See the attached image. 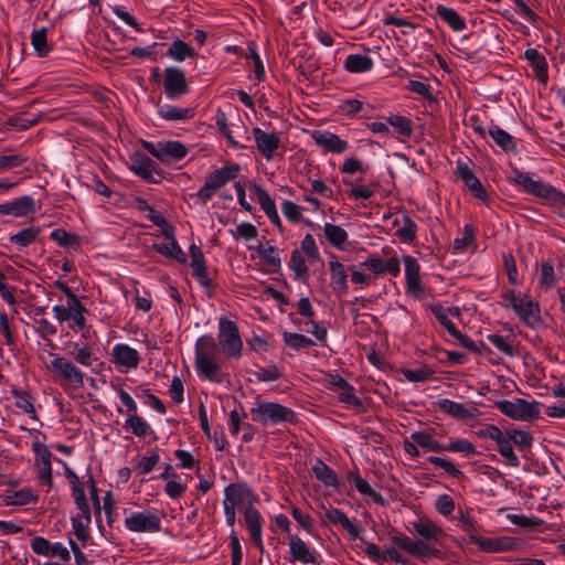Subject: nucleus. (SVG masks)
Here are the masks:
<instances>
[{
  "label": "nucleus",
  "mask_w": 565,
  "mask_h": 565,
  "mask_svg": "<svg viewBox=\"0 0 565 565\" xmlns=\"http://www.w3.org/2000/svg\"><path fill=\"white\" fill-rule=\"evenodd\" d=\"M258 495L254 489L245 482H233L224 488L223 504L230 508L244 507V522L255 547L263 553L265 551L263 532L265 520L254 507Z\"/></svg>",
  "instance_id": "f257e3e1"
},
{
  "label": "nucleus",
  "mask_w": 565,
  "mask_h": 565,
  "mask_svg": "<svg viewBox=\"0 0 565 565\" xmlns=\"http://www.w3.org/2000/svg\"><path fill=\"white\" fill-rule=\"evenodd\" d=\"M253 422L263 426L280 425L296 422L295 412L279 403L268 401H256L249 411Z\"/></svg>",
  "instance_id": "20e7f679"
},
{
  "label": "nucleus",
  "mask_w": 565,
  "mask_h": 565,
  "mask_svg": "<svg viewBox=\"0 0 565 565\" xmlns=\"http://www.w3.org/2000/svg\"><path fill=\"white\" fill-rule=\"evenodd\" d=\"M403 263L405 266L406 292L417 300L424 299L426 292L422 284L420 264L411 255H404Z\"/></svg>",
  "instance_id": "f8f14e48"
},
{
  "label": "nucleus",
  "mask_w": 565,
  "mask_h": 565,
  "mask_svg": "<svg viewBox=\"0 0 565 565\" xmlns=\"http://www.w3.org/2000/svg\"><path fill=\"white\" fill-rule=\"evenodd\" d=\"M473 544L484 553H504L515 551L519 542L512 536L473 537Z\"/></svg>",
  "instance_id": "a211bd4d"
},
{
  "label": "nucleus",
  "mask_w": 565,
  "mask_h": 565,
  "mask_svg": "<svg viewBox=\"0 0 565 565\" xmlns=\"http://www.w3.org/2000/svg\"><path fill=\"white\" fill-rule=\"evenodd\" d=\"M489 135L502 150L510 152L516 149L513 137L502 128L494 126L489 129Z\"/></svg>",
  "instance_id": "49530a36"
},
{
  "label": "nucleus",
  "mask_w": 565,
  "mask_h": 565,
  "mask_svg": "<svg viewBox=\"0 0 565 565\" xmlns=\"http://www.w3.org/2000/svg\"><path fill=\"white\" fill-rule=\"evenodd\" d=\"M376 186V184L354 185L348 191V195L356 201H366L374 195Z\"/></svg>",
  "instance_id": "338daca9"
},
{
  "label": "nucleus",
  "mask_w": 565,
  "mask_h": 565,
  "mask_svg": "<svg viewBox=\"0 0 565 565\" xmlns=\"http://www.w3.org/2000/svg\"><path fill=\"white\" fill-rule=\"evenodd\" d=\"M456 175L465 183V185L471 191L475 198L486 201L488 198L487 191L475 175L472 170L466 162L458 161L456 167Z\"/></svg>",
  "instance_id": "4be33fe9"
},
{
  "label": "nucleus",
  "mask_w": 565,
  "mask_h": 565,
  "mask_svg": "<svg viewBox=\"0 0 565 565\" xmlns=\"http://www.w3.org/2000/svg\"><path fill=\"white\" fill-rule=\"evenodd\" d=\"M428 461L436 467L441 468L446 473L452 478L463 477V472L448 458L430 456Z\"/></svg>",
  "instance_id": "4d7b16f0"
},
{
  "label": "nucleus",
  "mask_w": 565,
  "mask_h": 565,
  "mask_svg": "<svg viewBox=\"0 0 565 565\" xmlns=\"http://www.w3.org/2000/svg\"><path fill=\"white\" fill-rule=\"evenodd\" d=\"M166 241L160 244H154L153 248L161 255L173 258L178 260L181 264H184L186 262V255L182 250V248L179 246L174 233L171 234V236H164Z\"/></svg>",
  "instance_id": "c756f323"
},
{
  "label": "nucleus",
  "mask_w": 565,
  "mask_h": 565,
  "mask_svg": "<svg viewBox=\"0 0 565 565\" xmlns=\"http://www.w3.org/2000/svg\"><path fill=\"white\" fill-rule=\"evenodd\" d=\"M92 523V511H79L72 518L73 532L79 541H86L88 537V527Z\"/></svg>",
  "instance_id": "ea45409f"
},
{
  "label": "nucleus",
  "mask_w": 565,
  "mask_h": 565,
  "mask_svg": "<svg viewBox=\"0 0 565 565\" xmlns=\"http://www.w3.org/2000/svg\"><path fill=\"white\" fill-rule=\"evenodd\" d=\"M128 167L142 180L147 182H154V162L150 158L141 153H134L129 157Z\"/></svg>",
  "instance_id": "bb28decb"
},
{
  "label": "nucleus",
  "mask_w": 565,
  "mask_h": 565,
  "mask_svg": "<svg viewBox=\"0 0 565 565\" xmlns=\"http://www.w3.org/2000/svg\"><path fill=\"white\" fill-rule=\"evenodd\" d=\"M312 471L315 477L322 482L326 487L333 489L340 488V480L337 472L324 463L321 459H316Z\"/></svg>",
  "instance_id": "7c9ffc66"
},
{
  "label": "nucleus",
  "mask_w": 565,
  "mask_h": 565,
  "mask_svg": "<svg viewBox=\"0 0 565 565\" xmlns=\"http://www.w3.org/2000/svg\"><path fill=\"white\" fill-rule=\"evenodd\" d=\"M74 348L76 351V353L73 354L74 360L83 366H90L94 361L92 348L84 343H75Z\"/></svg>",
  "instance_id": "0e129e2a"
},
{
  "label": "nucleus",
  "mask_w": 565,
  "mask_h": 565,
  "mask_svg": "<svg viewBox=\"0 0 565 565\" xmlns=\"http://www.w3.org/2000/svg\"><path fill=\"white\" fill-rule=\"evenodd\" d=\"M46 32V28H41L33 30L31 33V44L40 57L46 56L52 50L51 44L47 42Z\"/></svg>",
  "instance_id": "a18cd8bd"
},
{
  "label": "nucleus",
  "mask_w": 565,
  "mask_h": 565,
  "mask_svg": "<svg viewBox=\"0 0 565 565\" xmlns=\"http://www.w3.org/2000/svg\"><path fill=\"white\" fill-rule=\"evenodd\" d=\"M433 313L435 315L436 319L443 324L448 333L452 337L454 334H457L458 329L456 328L455 323L449 319V313L452 312V309H446L440 305H434L430 307Z\"/></svg>",
  "instance_id": "603ef678"
},
{
  "label": "nucleus",
  "mask_w": 565,
  "mask_h": 565,
  "mask_svg": "<svg viewBox=\"0 0 565 565\" xmlns=\"http://www.w3.org/2000/svg\"><path fill=\"white\" fill-rule=\"evenodd\" d=\"M125 527L136 533H156L161 529V519L152 511L131 512L124 520Z\"/></svg>",
  "instance_id": "9d476101"
},
{
  "label": "nucleus",
  "mask_w": 565,
  "mask_h": 565,
  "mask_svg": "<svg viewBox=\"0 0 565 565\" xmlns=\"http://www.w3.org/2000/svg\"><path fill=\"white\" fill-rule=\"evenodd\" d=\"M51 238L62 247L79 249L81 237L76 234H71L64 228H55L51 232Z\"/></svg>",
  "instance_id": "c03bdc74"
},
{
  "label": "nucleus",
  "mask_w": 565,
  "mask_h": 565,
  "mask_svg": "<svg viewBox=\"0 0 565 565\" xmlns=\"http://www.w3.org/2000/svg\"><path fill=\"white\" fill-rule=\"evenodd\" d=\"M195 54L196 53L193 47L179 39L174 40L167 51V56L177 62H182L186 58H193Z\"/></svg>",
  "instance_id": "a19ab883"
},
{
  "label": "nucleus",
  "mask_w": 565,
  "mask_h": 565,
  "mask_svg": "<svg viewBox=\"0 0 565 565\" xmlns=\"http://www.w3.org/2000/svg\"><path fill=\"white\" fill-rule=\"evenodd\" d=\"M436 12L438 18L448 24L452 31L461 32L467 28L465 18L455 9L439 4L436 8Z\"/></svg>",
  "instance_id": "473e14b6"
},
{
  "label": "nucleus",
  "mask_w": 565,
  "mask_h": 565,
  "mask_svg": "<svg viewBox=\"0 0 565 565\" xmlns=\"http://www.w3.org/2000/svg\"><path fill=\"white\" fill-rule=\"evenodd\" d=\"M411 439L422 448L429 451H444V445L435 439L434 435L427 430L415 431L411 435Z\"/></svg>",
  "instance_id": "58836bf2"
},
{
  "label": "nucleus",
  "mask_w": 565,
  "mask_h": 565,
  "mask_svg": "<svg viewBox=\"0 0 565 565\" xmlns=\"http://www.w3.org/2000/svg\"><path fill=\"white\" fill-rule=\"evenodd\" d=\"M32 551L40 556L56 557L62 562L71 561L70 550L61 542L51 543L42 536H35L31 541Z\"/></svg>",
  "instance_id": "f3484780"
},
{
  "label": "nucleus",
  "mask_w": 565,
  "mask_h": 565,
  "mask_svg": "<svg viewBox=\"0 0 565 565\" xmlns=\"http://www.w3.org/2000/svg\"><path fill=\"white\" fill-rule=\"evenodd\" d=\"M158 160L163 163H171L183 159L188 154V148L180 141L160 142V152Z\"/></svg>",
  "instance_id": "cd10ccee"
},
{
  "label": "nucleus",
  "mask_w": 565,
  "mask_h": 565,
  "mask_svg": "<svg viewBox=\"0 0 565 565\" xmlns=\"http://www.w3.org/2000/svg\"><path fill=\"white\" fill-rule=\"evenodd\" d=\"M373 66L374 61L367 54H349L343 62L344 70L351 74L367 73Z\"/></svg>",
  "instance_id": "c85d7f7f"
},
{
  "label": "nucleus",
  "mask_w": 565,
  "mask_h": 565,
  "mask_svg": "<svg viewBox=\"0 0 565 565\" xmlns=\"http://www.w3.org/2000/svg\"><path fill=\"white\" fill-rule=\"evenodd\" d=\"M402 225L396 231V236L403 242V243H412L416 238L417 234V224L411 218L408 213H404L402 215ZM394 225L399 224V220L396 218L393 222Z\"/></svg>",
  "instance_id": "e433bc0d"
},
{
  "label": "nucleus",
  "mask_w": 565,
  "mask_h": 565,
  "mask_svg": "<svg viewBox=\"0 0 565 565\" xmlns=\"http://www.w3.org/2000/svg\"><path fill=\"white\" fill-rule=\"evenodd\" d=\"M51 370L58 376L64 390H79L84 386V373L75 363L58 354H52Z\"/></svg>",
  "instance_id": "6e6552de"
},
{
  "label": "nucleus",
  "mask_w": 565,
  "mask_h": 565,
  "mask_svg": "<svg viewBox=\"0 0 565 565\" xmlns=\"http://www.w3.org/2000/svg\"><path fill=\"white\" fill-rule=\"evenodd\" d=\"M444 451L459 452L466 456H473L477 454L476 447L471 441L465 438H457L444 445Z\"/></svg>",
  "instance_id": "3c124183"
},
{
  "label": "nucleus",
  "mask_w": 565,
  "mask_h": 565,
  "mask_svg": "<svg viewBox=\"0 0 565 565\" xmlns=\"http://www.w3.org/2000/svg\"><path fill=\"white\" fill-rule=\"evenodd\" d=\"M255 250L258 253L259 257L263 258L267 264L278 267L280 266V257L277 248L273 245L262 244L259 243Z\"/></svg>",
  "instance_id": "5fc2aeb1"
},
{
  "label": "nucleus",
  "mask_w": 565,
  "mask_h": 565,
  "mask_svg": "<svg viewBox=\"0 0 565 565\" xmlns=\"http://www.w3.org/2000/svg\"><path fill=\"white\" fill-rule=\"evenodd\" d=\"M186 491V484L183 483L177 473H172V479L164 486V492L170 499H178Z\"/></svg>",
  "instance_id": "bf43d9fd"
},
{
  "label": "nucleus",
  "mask_w": 565,
  "mask_h": 565,
  "mask_svg": "<svg viewBox=\"0 0 565 565\" xmlns=\"http://www.w3.org/2000/svg\"><path fill=\"white\" fill-rule=\"evenodd\" d=\"M110 361L120 373H127L138 367L140 354L126 343H117L111 350Z\"/></svg>",
  "instance_id": "4468645a"
},
{
  "label": "nucleus",
  "mask_w": 565,
  "mask_h": 565,
  "mask_svg": "<svg viewBox=\"0 0 565 565\" xmlns=\"http://www.w3.org/2000/svg\"><path fill=\"white\" fill-rule=\"evenodd\" d=\"M160 461V455L157 450L147 452L136 465L135 469L139 475L150 473Z\"/></svg>",
  "instance_id": "864d4df0"
},
{
  "label": "nucleus",
  "mask_w": 565,
  "mask_h": 565,
  "mask_svg": "<svg viewBox=\"0 0 565 565\" xmlns=\"http://www.w3.org/2000/svg\"><path fill=\"white\" fill-rule=\"evenodd\" d=\"M477 436L495 441L498 452L507 460L508 465L511 467L520 465V459L514 452L513 446L508 444L505 439V431H502L498 426L487 425L477 431Z\"/></svg>",
  "instance_id": "1a4fd4ad"
},
{
  "label": "nucleus",
  "mask_w": 565,
  "mask_h": 565,
  "mask_svg": "<svg viewBox=\"0 0 565 565\" xmlns=\"http://www.w3.org/2000/svg\"><path fill=\"white\" fill-rule=\"evenodd\" d=\"M241 171L238 163H231L212 171L205 179L204 185L191 198L201 204H206L212 196L228 182L235 180Z\"/></svg>",
  "instance_id": "423d86ee"
},
{
  "label": "nucleus",
  "mask_w": 565,
  "mask_h": 565,
  "mask_svg": "<svg viewBox=\"0 0 565 565\" xmlns=\"http://www.w3.org/2000/svg\"><path fill=\"white\" fill-rule=\"evenodd\" d=\"M323 234L331 246L339 250L345 249L349 234L343 227L333 223H324Z\"/></svg>",
  "instance_id": "72a5a7b5"
},
{
  "label": "nucleus",
  "mask_w": 565,
  "mask_h": 565,
  "mask_svg": "<svg viewBox=\"0 0 565 565\" xmlns=\"http://www.w3.org/2000/svg\"><path fill=\"white\" fill-rule=\"evenodd\" d=\"M189 252L191 257V268L193 276L196 278L201 286L206 288L210 287L211 279L209 278L204 255L201 248L195 244H192L189 248Z\"/></svg>",
  "instance_id": "a878e982"
},
{
  "label": "nucleus",
  "mask_w": 565,
  "mask_h": 565,
  "mask_svg": "<svg viewBox=\"0 0 565 565\" xmlns=\"http://www.w3.org/2000/svg\"><path fill=\"white\" fill-rule=\"evenodd\" d=\"M39 500V497L34 493L31 488H24L17 491H9L3 497L4 505L7 507H22L28 504H34Z\"/></svg>",
  "instance_id": "2f4dec72"
},
{
  "label": "nucleus",
  "mask_w": 565,
  "mask_h": 565,
  "mask_svg": "<svg viewBox=\"0 0 565 565\" xmlns=\"http://www.w3.org/2000/svg\"><path fill=\"white\" fill-rule=\"evenodd\" d=\"M436 408L457 419H468L473 416V414L462 403L448 398L437 401Z\"/></svg>",
  "instance_id": "f704fd0d"
},
{
  "label": "nucleus",
  "mask_w": 565,
  "mask_h": 565,
  "mask_svg": "<svg viewBox=\"0 0 565 565\" xmlns=\"http://www.w3.org/2000/svg\"><path fill=\"white\" fill-rule=\"evenodd\" d=\"M497 407L503 415L515 420L527 422L535 419L539 415L536 405L522 398L501 401Z\"/></svg>",
  "instance_id": "9b49d317"
},
{
  "label": "nucleus",
  "mask_w": 565,
  "mask_h": 565,
  "mask_svg": "<svg viewBox=\"0 0 565 565\" xmlns=\"http://www.w3.org/2000/svg\"><path fill=\"white\" fill-rule=\"evenodd\" d=\"M253 136L259 152L267 159L271 160L275 151L280 146V136L278 132H266L260 128L253 129Z\"/></svg>",
  "instance_id": "5701e85b"
},
{
  "label": "nucleus",
  "mask_w": 565,
  "mask_h": 565,
  "mask_svg": "<svg viewBox=\"0 0 565 565\" xmlns=\"http://www.w3.org/2000/svg\"><path fill=\"white\" fill-rule=\"evenodd\" d=\"M503 306L511 308L518 318L529 327H535L541 320L539 303L526 294H516L507 289L502 294Z\"/></svg>",
  "instance_id": "39448f33"
},
{
  "label": "nucleus",
  "mask_w": 565,
  "mask_h": 565,
  "mask_svg": "<svg viewBox=\"0 0 565 565\" xmlns=\"http://www.w3.org/2000/svg\"><path fill=\"white\" fill-rule=\"evenodd\" d=\"M158 114L166 120H186L194 116V110L192 108L163 105L159 108Z\"/></svg>",
  "instance_id": "79ce46f5"
},
{
  "label": "nucleus",
  "mask_w": 565,
  "mask_h": 565,
  "mask_svg": "<svg viewBox=\"0 0 565 565\" xmlns=\"http://www.w3.org/2000/svg\"><path fill=\"white\" fill-rule=\"evenodd\" d=\"M475 242V230L471 224H466L461 237L454 239L452 247L456 252H463Z\"/></svg>",
  "instance_id": "052dcab7"
},
{
  "label": "nucleus",
  "mask_w": 565,
  "mask_h": 565,
  "mask_svg": "<svg viewBox=\"0 0 565 565\" xmlns=\"http://www.w3.org/2000/svg\"><path fill=\"white\" fill-rule=\"evenodd\" d=\"M39 235V228L26 227L10 236V242L19 247H26L32 244Z\"/></svg>",
  "instance_id": "6e6d98bb"
},
{
  "label": "nucleus",
  "mask_w": 565,
  "mask_h": 565,
  "mask_svg": "<svg viewBox=\"0 0 565 565\" xmlns=\"http://www.w3.org/2000/svg\"><path fill=\"white\" fill-rule=\"evenodd\" d=\"M386 120L401 136L409 138L413 135V124L409 118L401 115H390Z\"/></svg>",
  "instance_id": "8fccbe9b"
},
{
  "label": "nucleus",
  "mask_w": 565,
  "mask_h": 565,
  "mask_svg": "<svg viewBox=\"0 0 565 565\" xmlns=\"http://www.w3.org/2000/svg\"><path fill=\"white\" fill-rule=\"evenodd\" d=\"M349 480L353 482L355 489L360 493L370 495L375 502L383 503L382 495L379 492L374 491L370 483L365 479H363L359 473H350Z\"/></svg>",
  "instance_id": "09e8293b"
},
{
  "label": "nucleus",
  "mask_w": 565,
  "mask_h": 565,
  "mask_svg": "<svg viewBox=\"0 0 565 565\" xmlns=\"http://www.w3.org/2000/svg\"><path fill=\"white\" fill-rule=\"evenodd\" d=\"M64 466V475L68 480L72 497L74 499V503L79 511H90V507L85 493V484L81 481L79 477L65 463Z\"/></svg>",
  "instance_id": "412c9836"
},
{
  "label": "nucleus",
  "mask_w": 565,
  "mask_h": 565,
  "mask_svg": "<svg viewBox=\"0 0 565 565\" xmlns=\"http://www.w3.org/2000/svg\"><path fill=\"white\" fill-rule=\"evenodd\" d=\"M311 138L316 145L332 153H343L348 149V142L345 140L328 130H313Z\"/></svg>",
  "instance_id": "b1692460"
},
{
  "label": "nucleus",
  "mask_w": 565,
  "mask_h": 565,
  "mask_svg": "<svg viewBox=\"0 0 565 565\" xmlns=\"http://www.w3.org/2000/svg\"><path fill=\"white\" fill-rule=\"evenodd\" d=\"M217 342L226 358L239 359L243 341L237 324L226 318H220Z\"/></svg>",
  "instance_id": "0eeeda50"
},
{
  "label": "nucleus",
  "mask_w": 565,
  "mask_h": 565,
  "mask_svg": "<svg viewBox=\"0 0 565 565\" xmlns=\"http://www.w3.org/2000/svg\"><path fill=\"white\" fill-rule=\"evenodd\" d=\"M163 87L168 99H177L189 93V85L183 70L169 66L163 72Z\"/></svg>",
  "instance_id": "ddd939ff"
},
{
  "label": "nucleus",
  "mask_w": 565,
  "mask_h": 565,
  "mask_svg": "<svg viewBox=\"0 0 565 565\" xmlns=\"http://www.w3.org/2000/svg\"><path fill=\"white\" fill-rule=\"evenodd\" d=\"M284 343L292 350H301L315 345V342L300 333L287 332L282 333Z\"/></svg>",
  "instance_id": "de8ad7c7"
},
{
  "label": "nucleus",
  "mask_w": 565,
  "mask_h": 565,
  "mask_svg": "<svg viewBox=\"0 0 565 565\" xmlns=\"http://www.w3.org/2000/svg\"><path fill=\"white\" fill-rule=\"evenodd\" d=\"M35 211V203L32 196L23 195L11 202L0 204V214L23 217Z\"/></svg>",
  "instance_id": "393cba45"
},
{
  "label": "nucleus",
  "mask_w": 565,
  "mask_h": 565,
  "mask_svg": "<svg viewBox=\"0 0 565 565\" xmlns=\"http://www.w3.org/2000/svg\"><path fill=\"white\" fill-rule=\"evenodd\" d=\"M34 452V462L40 480L47 486H52V458L53 455L47 446L40 440L32 444Z\"/></svg>",
  "instance_id": "dca6fc26"
},
{
  "label": "nucleus",
  "mask_w": 565,
  "mask_h": 565,
  "mask_svg": "<svg viewBox=\"0 0 565 565\" xmlns=\"http://www.w3.org/2000/svg\"><path fill=\"white\" fill-rule=\"evenodd\" d=\"M505 439L508 444H514L520 450L530 449L534 441L530 431L520 428L507 429Z\"/></svg>",
  "instance_id": "4c0bfd02"
},
{
  "label": "nucleus",
  "mask_w": 565,
  "mask_h": 565,
  "mask_svg": "<svg viewBox=\"0 0 565 565\" xmlns=\"http://www.w3.org/2000/svg\"><path fill=\"white\" fill-rule=\"evenodd\" d=\"M514 183L522 186V189L532 195L541 199H552L557 194L554 186L544 183L541 180H534L527 173L522 171H515L513 177Z\"/></svg>",
  "instance_id": "2eb2a0df"
},
{
  "label": "nucleus",
  "mask_w": 565,
  "mask_h": 565,
  "mask_svg": "<svg viewBox=\"0 0 565 565\" xmlns=\"http://www.w3.org/2000/svg\"><path fill=\"white\" fill-rule=\"evenodd\" d=\"M289 546V562L301 564L317 563L316 551L312 550L301 537L291 535L288 542Z\"/></svg>",
  "instance_id": "aec40b11"
},
{
  "label": "nucleus",
  "mask_w": 565,
  "mask_h": 565,
  "mask_svg": "<svg viewBox=\"0 0 565 565\" xmlns=\"http://www.w3.org/2000/svg\"><path fill=\"white\" fill-rule=\"evenodd\" d=\"M524 57L535 71L537 78L545 82L547 78V64L544 56H542L535 49H527L524 52Z\"/></svg>",
  "instance_id": "37998d69"
},
{
  "label": "nucleus",
  "mask_w": 565,
  "mask_h": 565,
  "mask_svg": "<svg viewBox=\"0 0 565 565\" xmlns=\"http://www.w3.org/2000/svg\"><path fill=\"white\" fill-rule=\"evenodd\" d=\"M253 190L257 199V202L264 212L276 207L275 201L271 199V196L269 195L265 188H263L259 184H254Z\"/></svg>",
  "instance_id": "774afa93"
},
{
  "label": "nucleus",
  "mask_w": 565,
  "mask_h": 565,
  "mask_svg": "<svg viewBox=\"0 0 565 565\" xmlns=\"http://www.w3.org/2000/svg\"><path fill=\"white\" fill-rule=\"evenodd\" d=\"M338 398L341 403L348 404L352 407H362V401L356 396L355 390L350 383H347L338 391Z\"/></svg>",
  "instance_id": "680f3d73"
},
{
  "label": "nucleus",
  "mask_w": 565,
  "mask_h": 565,
  "mask_svg": "<svg viewBox=\"0 0 565 565\" xmlns=\"http://www.w3.org/2000/svg\"><path fill=\"white\" fill-rule=\"evenodd\" d=\"M218 348L210 334L200 337L195 342L194 367L199 377L213 383H222L225 379L218 358Z\"/></svg>",
  "instance_id": "7ed1b4c3"
},
{
  "label": "nucleus",
  "mask_w": 565,
  "mask_h": 565,
  "mask_svg": "<svg viewBox=\"0 0 565 565\" xmlns=\"http://www.w3.org/2000/svg\"><path fill=\"white\" fill-rule=\"evenodd\" d=\"M12 395L14 397V404L19 409L29 415L35 414L32 396L28 392L14 390L12 391Z\"/></svg>",
  "instance_id": "13d9d810"
},
{
  "label": "nucleus",
  "mask_w": 565,
  "mask_h": 565,
  "mask_svg": "<svg viewBox=\"0 0 565 565\" xmlns=\"http://www.w3.org/2000/svg\"><path fill=\"white\" fill-rule=\"evenodd\" d=\"M539 282L545 289H550L556 284V275L551 262L542 263Z\"/></svg>",
  "instance_id": "e2e57ef3"
},
{
  "label": "nucleus",
  "mask_w": 565,
  "mask_h": 565,
  "mask_svg": "<svg viewBox=\"0 0 565 565\" xmlns=\"http://www.w3.org/2000/svg\"><path fill=\"white\" fill-rule=\"evenodd\" d=\"M413 529L422 540H414L405 534H396L391 537V541L406 553L423 562L438 557L440 551L435 547V544H438L444 537V530L426 516L413 522Z\"/></svg>",
  "instance_id": "f03ea898"
},
{
  "label": "nucleus",
  "mask_w": 565,
  "mask_h": 565,
  "mask_svg": "<svg viewBox=\"0 0 565 565\" xmlns=\"http://www.w3.org/2000/svg\"><path fill=\"white\" fill-rule=\"evenodd\" d=\"M330 287L338 297L348 294V271L339 257L334 254L329 257Z\"/></svg>",
  "instance_id": "6ab92c4d"
},
{
  "label": "nucleus",
  "mask_w": 565,
  "mask_h": 565,
  "mask_svg": "<svg viewBox=\"0 0 565 565\" xmlns=\"http://www.w3.org/2000/svg\"><path fill=\"white\" fill-rule=\"evenodd\" d=\"M231 233L236 239L243 238L250 241L257 237L258 231L252 223L243 222L236 226L235 231H231Z\"/></svg>",
  "instance_id": "69168bd1"
},
{
  "label": "nucleus",
  "mask_w": 565,
  "mask_h": 565,
  "mask_svg": "<svg viewBox=\"0 0 565 565\" xmlns=\"http://www.w3.org/2000/svg\"><path fill=\"white\" fill-rule=\"evenodd\" d=\"M124 428L139 438H145L152 431L150 424L143 417L138 415V413L128 414L124 423Z\"/></svg>",
  "instance_id": "c9c22d12"
}]
</instances>
